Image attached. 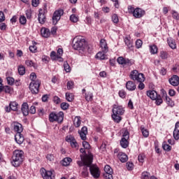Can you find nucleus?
Listing matches in <instances>:
<instances>
[{
  "instance_id": "nucleus-18",
  "label": "nucleus",
  "mask_w": 179,
  "mask_h": 179,
  "mask_svg": "<svg viewBox=\"0 0 179 179\" xmlns=\"http://www.w3.org/2000/svg\"><path fill=\"white\" fill-rule=\"evenodd\" d=\"M11 126L16 134H22L23 132V125L22 124L17 122H13Z\"/></svg>"
},
{
  "instance_id": "nucleus-44",
  "label": "nucleus",
  "mask_w": 179,
  "mask_h": 179,
  "mask_svg": "<svg viewBox=\"0 0 179 179\" xmlns=\"http://www.w3.org/2000/svg\"><path fill=\"white\" fill-rule=\"evenodd\" d=\"M112 22L115 23V24H118L120 22V19L118 18V15L117 14H113L111 17Z\"/></svg>"
},
{
  "instance_id": "nucleus-9",
  "label": "nucleus",
  "mask_w": 179,
  "mask_h": 179,
  "mask_svg": "<svg viewBox=\"0 0 179 179\" xmlns=\"http://www.w3.org/2000/svg\"><path fill=\"white\" fill-rule=\"evenodd\" d=\"M129 76L132 80H136L137 82H143L146 79L145 75L142 73H139L138 70L131 71Z\"/></svg>"
},
{
  "instance_id": "nucleus-47",
  "label": "nucleus",
  "mask_w": 179,
  "mask_h": 179,
  "mask_svg": "<svg viewBox=\"0 0 179 179\" xmlns=\"http://www.w3.org/2000/svg\"><path fill=\"white\" fill-rule=\"evenodd\" d=\"M6 80L8 85H10V86H13V85L15 83V78L12 77H7Z\"/></svg>"
},
{
  "instance_id": "nucleus-50",
  "label": "nucleus",
  "mask_w": 179,
  "mask_h": 179,
  "mask_svg": "<svg viewBox=\"0 0 179 179\" xmlns=\"http://www.w3.org/2000/svg\"><path fill=\"white\" fill-rule=\"evenodd\" d=\"M103 176L105 179H113V173H103Z\"/></svg>"
},
{
  "instance_id": "nucleus-64",
  "label": "nucleus",
  "mask_w": 179,
  "mask_h": 179,
  "mask_svg": "<svg viewBox=\"0 0 179 179\" xmlns=\"http://www.w3.org/2000/svg\"><path fill=\"white\" fill-rule=\"evenodd\" d=\"M29 51H31V52H34V53L37 52V46H36V45L29 46Z\"/></svg>"
},
{
  "instance_id": "nucleus-15",
  "label": "nucleus",
  "mask_w": 179,
  "mask_h": 179,
  "mask_svg": "<svg viewBox=\"0 0 179 179\" xmlns=\"http://www.w3.org/2000/svg\"><path fill=\"white\" fill-rule=\"evenodd\" d=\"M40 173L43 179H52V171H47L45 168H41Z\"/></svg>"
},
{
  "instance_id": "nucleus-27",
  "label": "nucleus",
  "mask_w": 179,
  "mask_h": 179,
  "mask_svg": "<svg viewBox=\"0 0 179 179\" xmlns=\"http://www.w3.org/2000/svg\"><path fill=\"white\" fill-rule=\"evenodd\" d=\"M100 47L103 52H108V46L107 45V41L106 39L102 38L100 40Z\"/></svg>"
},
{
  "instance_id": "nucleus-46",
  "label": "nucleus",
  "mask_w": 179,
  "mask_h": 179,
  "mask_svg": "<svg viewBox=\"0 0 179 179\" xmlns=\"http://www.w3.org/2000/svg\"><path fill=\"white\" fill-rule=\"evenodd\" d=\"M70 20L71 22H72L73 23H76L78 22V21L79 20V17H78V16H76V15L73 14L70 16Z\"/></svg>"
},
{
  "instance_id": "nucleus-33",
  "label": "nucleus",
  "mask_w": 179,
  "mask_h": 179,
  "mask_svg": "<svg viewBox=\"0 0 179 179\" xmlns=\"http://www.w3.org/2000/svg\"><path fill=\"white\" fill-rule=\"evenodd\" d=\"M106 54H107V52H104V51H101V52H99L96 56H95V58L96 59H101V60H103V59H106Z\"/></svg>"
},
{
  "instance_id": "nucleus-23",
  "label": "nucleus",
  "mask_w": 179,
  "mask_h": 179,
  "mask_svg": "<svg viewBox=\"0 0 179 179\" xmlns=\"http://www.w3.org/2000/svg\"><path fill=\"white\" fill-rule=\"evenodd\" d=\"M169 82L172 86H178L179 85V77L177 75H173L169 78Z\"/></svg>"
},
{
  "instance_id": "nucleus-22",
  "label": "nucleus",
  "mask_w": 179,
  "mask_h": 179,
  "mask_svg": "<svg viewBox=\"0 0 179 179\" xmlns=\"http://www.w3.org/2000/svg\"><path fill=\"white\" fill-rule=\"evenodd\" d=\"M15 141L17 145H22L24 142V136L22 133H16L15 135Z\"/></svg>"
},
{
  "instance_id": "nucleus-49",
  "label": "nucleus",
  "mask_w": 179,
  "mask_h": 179,
  "mask_svg": "<svg viewBox=\"0 0 179 179\" xmlns=\"http://www.w3.org/2000/svg\"><path fill=\"white\" fill-rule=\"evenodd\" d=\"M62 110H68L69 108V103L66 102H62L60 105Z\"/></svg>"
},
{
  "instance_id": "nucleus-4",
  "label": "nucleus",
  "mask_w": 179,
  "mask_h": 179,
  "mask_svg": "<svg viewBox=\"0 0 179 179\" xmlns=\"http://www.w3.org/2000/svg\"><path fill=\"white\" fill-rule=\"evenodd\" d=\"M47 3H44L43 7L38 10V20L41 24H44L47 20L45 14L48 13L47 10Z\"/></svg>"
},
{
  "instance_id": "nucleus-31",
  "label": "nucleus",
  "mask_w": 179,
  "mask_h": 179,
  "mask_svg": "<svg viewBox=\"0 0 179 179\" xmlns=\"http://www.w3.org/2000/svg\"><path fill=\"white\" fill-rule=\"evenodd\" d=\"M90 166H84L83 168V171L81 172V177L83 178H86V177H89V168Z\"/></svg>"
},
{
  "instance_id": "nucleus-26",
  "label": "nucleus",
  "mask_w": 179,
  "mask_h": 179,
  "mask_svg": "<svg viewBox=\"0 0 179 179\" xmlns=\"http://www.w3.org/2000/svg\"><path fill=\"white\" fill-rule=\"evenodd\" d=\"M173 136L175 141L179 140V122L175 124V129L173 130Z\"/></svg>"
},
{
  "instance_id": "nucleus-39",
  "label": "nucleus",
  "mask_w": 179,
  "mask_h": 179,
  "mask_svg": "<svg viewBox=\"0 0 179 179\" xmlns=\"http://www.w3.org/2000/svg\"><path fill=\"white\" fill-rule=\"evenodd\" d=\"M155 100L156 106H161L162 104H163V99L162 98V96H160V94H158L157 99Z\"/></svg>"
},
{
  "instance_id": "nucleus-19",
  "label": "nucleus",
  "mask_w": 179,
  "mask_h": 179,
  "mask_svg": "<svg viewBox=\"0 0 179 179\" xmlns=\"http://www.w3.org/2000/svg\"><path fill=\"white\" fill-rule=\"evenodd\" d=\"M145 15V10H142V8H135L133 16L136 19H140Z\"/></svg>"
},
{
  "instance_id": "nucleus-41",
  "label": "nucleus",
  "mask_w": 179,
  "mask_h": 179,
  "mask_svg": "<svg viewBox=\"0 0 179 179\" xmlns=\"http://www.w3.org/2000/svg\"><path fill=\"white\" fill-rule=\"evenodd\" d=\"M159 54L162 59H167L169 58V53L166 51L162 50Z\"/></svg>"
},
{
  "instance_id": "nucleus-2",
  "label": "nucleus",
  "mask_w": 179,
  "mask_h": 179,
  "mask_svg": "<svg viewBox=\"0 0 179 179\" xmlns=\"http://www.w3.org/2000/svg\"><path fill=\"white\" fill-rule=\"evenodd\" d=\"M112 111V120L114 122H116V124H120L121 121H122V117H121V115H124L125 109L121 106L114 105Z\"/></svg>"
},
{
  "instance_id": "nucleus-34",
  "label": "nucleus",
  "mask_w": 179,
  "mask_h": 179,
  "mask_svg": "<svg viewBox=\"0 0 179 179\" xmlns=\"http://www.w3.org/2000/svg\"><path fill=\"white\" fill-rule=\"evenodd\" d=\"M80 124H82V120H80V116H76L73 120V125L76 128H79L80 127Z\"/></svg>"
},
{
  "instance_id": "nucleus-58",
  "label": "nucleus",
  "mask_w": 179,
  "mask_h": 179,
  "mask_svg": "<svg viewBox=\"0 0 179 179\" xmlns=\"http://www.w3.org/2000/svg\"><path fill=\"white\" fill-rule=\"evenodd\" d=\"M42 62H44L45 64H48V62H50V57L43 55L42 56Z\"/></svg>"
},
{
  "instance_id": "nucleus-24",
  "label": "nucleus",
  "mask_w": 179,
  "mask_h": 179,
  "mask_svg": "<svg viewBox=\"0 0 179 179\" xmlns=\"http://www.w3.org/2000/svg\"><path fill=\"white\" fill-rule=\"evenodd\" d=\"M146 94L148 97H150L151 100H156L157 99V96H159L157 92H156L155 90H148L146 92Z\"/></svg>"
},
{
  "instance_id": "nucleus-52",
  "label": "nucleus",
  "mask_w": 179,
  "mask_h": 179,
  "mask_svg": "<svg viewBox=\"0 0 179 179\" xmlns=\"http://www.w3.org/2000/svg\"><path fill=\"white\" fill-rule=\"evenodd\" d=\"M104 173H113V169L110 165H106L104 167Z\"/></svg>"
},
{
  "instance_id": "nucleus-10",
  "label": "nucleus",
  "mask_w": 179,
  "mask_h": 179,
  "mask_svg": "<svg viewBox=\"0 0 179 179\" xmlns=\"http://www.w3.org/2000/svg\"><path fill=\"white\" fill-rule=\"evenodd\" d=\"M73 43H74L73 45V48L74 50H80V48H83L86 41L81 36H76L73 40Z\"/></svg>"
},
{
  "instance_id": "nucleus-51",
  "label": "nucleus",
  "mask_w": 179,
  "mask_h": 179,
  "mask_svg": "<svg viewBox=\"0 0 179 179\" xmlns=\"http://www.w3.org/2000/svg\"><path fill=\"white\" fill-rule=\"evenodd\" d=\"M64 68L66 72H71V66H69V64H68V62H64Z\"/></svg>"
},
{
  "instance_id": "nucleus-17",
  "label": "nucleus",
  "mask_w": 179,
  "mask_h": 179,
  "mask_svg": "<svg viewBox=\"0 0 179 179\" xmlns=\"http://www.w3.org/2000/svg\"><path fill=\"white\" fill-rule=\"evenodd\" d=\"M117 62L120 65H127V66H131L134 65V62L129 60V59H125L122 57H119L117 59Z\"/></svg>"
},
{
  "instance_id": "nucleus-28",
  "label": "nucleus",
  "mask_w": 179,
  "mask_h": 179,
  "mask_svg": "<svg viewBox=\"0 0 179 179\" xmlns=\"http://www.w3.org/2000/svg\"><path fill=\"white\" fill-rule=\"evenodd\" d=\"M126 88L129 92H134L136 89V84L133 81H128L126 83Z\"/></svg>"
},
{
  "instance_id": "nucleus-8",
  "label": "nucleus",
  "mask_w": 179,
  "mask_h": 179,
  "mask_svg": "<svg viewBox=\"0 0 179 179\" xmlns=\"http://www.w3.org/2000/svg\"><path fill=\"white\" fill-rule=\"evenodd\" d=\"M120 143L123 149H127L129 146V131L128 129H124Z\"/></svg>"
},
{
  "instance_id": "nucleus-56",
  "label": "nucleus",
  "mask_w": 179,
  "mask_h": 179,
  "mask_svg": "<svg viewBox=\"0 0 179 179\" xmlns=\"http://www.w3.org/2000/svg\"><path fill=\"white\" fill-rule=\"evenodd\" d=\"M119 96L121 99H125L127 97V92L124 90L119 91Z\"/></svg>"
},
{
  "instance_id": "nucleus-6",
  "label": "nucleus",
  "mask_w": 179,
  "mask_h": 179,
  "mask_svg": "<svg viewBox=\"0 0 179 179\" xmlns=\"http://www.w3.org/2000/svg\"><path fill=\"white\" fill-rule=\"evenodd\" d=\"M40 86H41V80L37 79L36 81L29 83V89L32 94H38L40 93Z\"/></svg>"
},
{
  "instance_id": "nucleus-55",
  "label": "nucleus",
  "mask_w": 179,
  "mask_h": 179,
  "mask_svg": "<svg viewBox=\"0 0 179 179\" xmlns=\"http://www.w3.org/2000/svg\"><path fill=\"white\" fill-rule=\"evenodd\" d=\"M126 167H127V170H129V171L134 170V163H132V162H127L126 164Z\"/></svg>"
},
{
  "instance_id": "nucleus-12",
  "label": "nucleus",
  "mask_w": 179,
  "mask_h": 179,
  "mask_svg": "<svg viewBox=\"0 0 179 179\" xmlns=\"http://www.w3.org/2000/svg\"><path fill=\"white\" fill-rule=\"evenodd\" d=\"M90 173L94 178H99L100 177V169L96 165H90Z\"/></svg>"
},
{
  "instance_id": "nucleus-36",
  "label": "nucleus",
  "mask_w": 179,
  "mask_h": 179,
  "mask_svg": "<svg viewBox=\"0 0 179 179\" xmlns=\"http://www.w3.org/2000/svg\"><path fill=\"white\" fill-rule=\"evenodd\" d=\"M17 71H18L19 75H20L21 76H23V75L26 73V67H24V66L23 65H20L17 67Z\"/></svg>"
},
{
  "instance_id": "nucleus-20",
  "label": "nucleus",
  "mask_w": 179,
  "mask_h": 179,
  "mask_svg": "<svg viewBox=\"0 0 179 179\" xmlns=\"http://www.w3.org/2000/svg\"><path fill=\"white\" fill-rule=\"evenodd\" d=\"M78 134L82 141H86V139H87L86 136V135H87V127L86 126L83 127L81 130L78 131Z\"/></svg>"
},
{
  "instance_id": "nucleus-63",
  "label": "nucleus",
  "mask_w": 179,
  "mask_h": 179,
  "mask_svg": "<svg viewBox=\"0 0 179 179\" xmlns=\"http://www.w3.org/2000/svg\"><path fill=\"white\" fill-rule=\"evenodd\" d=\"M37 113H38L39 117H43V115H44V108H39L37 110Z\"/></svg>"
},
{
  "instance_id": "nucleus-13",
  "label": "nucleus",
  "mask_w": 179,
  "mask_h": 179,
  "mask_svg": "<svg viewBox=\"0 0 179 179\" xmlns=\"http://www.w3.org/2000/svg\"><path fill=\"white\" fill-rule=\"evenodd\" d=\"M64 15V10H57L55 11L52 16V24H57L58 22H59V20L61 19V16Z\"/></svg>"
},
{
  "instance_id": "nucleus-45",
  "label": "nucleus",
  "mask_w": 179,
  "mask_h": 179,
  "mask_svg": "<svg viewBox=\"0 0 179 179\" xmlns=\"http://www.w3.org/2000/svg\"><path fill=\"white\" fill-rule=\"evenodd\" d=\"M19 22L20 24H26L27 23V19H26V17L24 15H21L19 18Z\"/></svg>"
},
{
  "instance_id": "nucleus-25",
  "label": "nucleus",
  "mask_w": 179,
  "mask_h": 179,
  "mask_svg": "<svg viewBox=\"0 0 179 179\" xmlns=\"http://www.w3.org/2000/svg\"><path fill=\"white\" fill-rule=\"evenodd\" d=\"M21 111L24 117L29 115V103L27 102H24L22 104Z\"/></svg>"
},
{
  "instance_id": "nucleus-60",
  "label": "nucleus",
  "mask_w": 179,
  "mask_h": 179,
  "mask_svg": "<svg viewBox=\"0 0 179 179\" xmlns=\"http://www.w3.org/2000/svg\"><path fill=\"white\" fill-rule=\"evenodd\" d=\"M25 65L27 66H34V62H33L30 59H27L25 61Z\"/></svg>"
},
{
  "instance_id": "nucleus-14",
  "label": "nucleus",
  "mask_w": 179,
  "mask_h": 179,
  "mask_svg": "<svg viewBox=\"0 0 179 179\" xmlns=\"http://www.w3.org/2000/svg\"><path fill=\"white\" fill-rule=\"evenodd\" d=\"M17 107L19 104L16 101H11L9 103V106L5 107L6 113H10V111H17Z\"/></svg>"
},
{
  "instance_id": "nucleus-43",
  "label": "nucleus",
  "mask_w": 179,
  "mask_h": 179,
  "mask_svg": "<svg viewBox=\"0 0 179 179\" xmlns=\"http://www.w3.org/2000/svg\"><path fill=\"white\" fill-rule=\"evenodd\" d=\"M157 46L156 45H152L150 46V51L151 54H157Z\"/></svg>"
},
{
  "instance_id": "nucleus-32",
  "label": "nucleus",
  "mask_w": 179,
  "mask_h": 179,
  "mask_svg": "<svg viewBox=\"0 0 179 179\" xmlns=\"http://www.w3.org/2000/svg\"><path fill=\"white\" fill-rule=\"evenodd\" d=\"M164 97H165L166 103L168 106H170V107H174V102L171 100L170 97L167 96L166 93H164Z\"/></svg>"
},
{
  "instance_id": "nucleus-1",
  "label": "nucleus",
  "mask_w": 179,
  "mask_h": 179,
  "mask_svg": "<svg viewBox=\"0 0 179 179\" xmlns=\"http://www.w3.org/2000/svg\"><path fill=\"white\" fill-rule=\"evenodd\" d=\"M24 160V152L21 150H15L13 152L11 157V164L13 167H19L21 164H23Z\"/></svg>"
},
{
  "instance_id": "nucleus-3",
  "label": "nucleus",
  "mask_w": 179,
  "mask_h": 179,
  "mask_svg": "<svg viewBox=\"0 0 179 179\" xmlns=\"http://www.w3.org/2000/svg\"><path fill=\"white\" fill-rule=\"evenodd\" d=\"M50 122H58L61 124L64 121V112L60 111L58 113L52 112L49 115Z\"/></svg>"
},
{
  "instance_id": "nucleus-48",
  "label": "nucleus",
  "mask_w": 179,
  "mask_h": 179,
  "mask_svg": "<svg viewBox=\"0 0 179 179\" xmlns=\"http://www.w3.org/2000/svg\"><path fill=\"white\" fill-rule=\"evenodd\" d=\"M29 78L31 82H36L37 80V75L36 74V73L32 72L30 74Z\"/></svg>"
},
{
  "instance_id": "nucleus-30",
  "label": "nucleus",
  "mask_w": 179,
  "mask_h": 179,
  "mask_svg": "<svg viewBox=\"0 0 179 179\" xmlns=\"http://www.w3.org/2000/svg\"><path fill=\"white\" fill-rule=\"evenodd\" d=\"M167 43L172 50H176L177 48V45L176 44V41L173 39L172 38H167Z\"/></svg>"
},
{
  "instance_id": "nucleus-21",
  "label": "nucleus",
  "mask_w": 179,
  "mask_h": 179,
  "mask_svg": "<svg viewBox=\"0 0 179 179\" xmlns=\"http://www.w3.org/2000/svg\"><path fill=\"white\" fill-rule=\"evenodd\" d=\"M116 156L121 163H127L128 162V155L124 152H120Z\"/></svg>"
},
{
  "instance_id": "nucleus-38",
  "label": "nucleus",
  "mask_w": 179,
  "mask_h": 179,
  "mask_svg": "<svg viewBox=\"0 0 179 179\" xmlns=\"http://www.w3.org/2000/svg\"><path fill=\"white\" fill-rule=\"evenodd\" d=\"M140 129L142 132V135L143 136H144V138H148L149 136V131H148V129H145V127L143 126H141Z\"/></svg>"
},
{
  "instance_id": "nucleus-16",
  "label": "nucleus",
  "mask_w": 179,
  "mask_h": 179,
  "mask_svg": "<svg viewBox=\"0 0 179 179\" xmlns=\"http://www.w3.org/2000/svg\"><path fill=\"white\" fill-rule=\"evenodd\" d=\"M2 92L11 94L12 92H13V88L8 85L3 86V84H2V78H0V93H2Z\"/></svg>"
},
{
  "instance_id": "nucleus-37",
  "label": "nucleus",
  "mask_w": 179,
  "mask_h": 179,
  "mask_svg": "<svg viewBox=\"0 0 179 179\" xmlns=\"http://www.w3.org/2000/svg\"><path fill=\"white\" fill-rule=\"evenodd\" d=\"M74 99H75V96L73 95V93H71V92L66 93V100H67V101H69L70 103H71V101H73Z\"/></svg>"
},
{
  "instance_id": "nucleus-11",
  "label": "nucleus",
  "mask_w": 179,
  "mask_h": 179,
  "mask_svg": "<svg viewBox=\"0 0 179 179\" xmlns=\"http://www.w3.org/2000/svg\"><path fill=\"white\" fill-rule=\"evenodd\" d=\"M66 141L70 143L73 149H76V150H78V149H79V144L78 143V141H76L75 137H73V136H67L66 137Z\"/></svg>"
},
{
  "instance_id": "nucleus-5",
  "label": "nucleus",
  "mask_w": 179,
  "mask_h": 179,
  "mask_svg": "<svg viewBox=\"0 0 179 179\" xmlns=\"http://www.w3.org/2000/svg\"><path fill=\"white\" fill-rule=\"evenodd\" d=\"M81 161H77L79 167H85V166H90L93 163V155L80 156Z\"/></svg>"
},
{
  "instance_id": "nucleus-62",
  "label": "nucleus",
  "mask_w": 179,
  "mask_h": 179,
  "mask_svg": "<svg viewBox=\"0 0 179 179\" xmlns=\"http://www.w3.org/2000/svg\"><path fill=\"white\" fill-rule=\"evenodd\" d=\"M53 101L55 104H59L61 103V99L57 96L53 97Z\"/></svg>"
},
{
  "instance_id": "nucleus-57",
  "label": "nucleus",
  "mask_w": 179,
  "mask_h": 179,
  "mask_svg": "<svg viewBox=\"0 0 179 179\" xmlns=\"http://www.w3.org/2000/svg\"><path fill=\"white\" fill-rule=\"evenodd\" d=\"M142 44H143V42L141 39H137L136 41V48H141L142 47Z\"/></svg>"
},
{
  "instance_id": "nucleus-54",
  "label": "nucleus",
  "mask_w": 179,
  "mask_h": 179,
  "mask_svg": "<svg viewBox=\"0 0 179 179\" xmlns=\"http://www.w3.org/2000/svg\"><path fill=\"white\" fill-rule=\"evenodd\" d=\"M162 148L164 150H166V152H170L171 150V146L169 144H163Z\"/></svg>"
},
{
  "instance_id": "nucleus-42",
  "label": "nucleus",
  "mask_w": 179,
  "mask_h": 179,
  "mask_svg": "<svg viewBox=\"0 0 179 179\" xmlns=\"http://www.w3.org/2000/svg\"><path fill=\"white\" fill-rule=\"evenodd\" d=\"M85 97L87 101H92V100L93 99V94H92L91 92H87L85 94Z\"/></svg>"
},
{
  "instance_id": "nucleus-7",
  "label": "nucleus",
  "mask_w": 179,
  "mask_h": 179,
  "mask_svg": "<svg viewBox=\"0 0 179 179\" xmlns=\"http://www.w3.org/2000/svg\"><path fill=\"white\" fill-rule=\"evenodd\" d=\"M62 55H64V50L62 48H59L57 52L53 50L50 52V58L52 61L62 62L64 61Z\"/></svg>"
},
{
  "instance_id": "nucleus-40",
  "label": "nucleus",
  "mask_w": 179,
  "mask_h": 179,
  "mask_svg": "<svg viewBox=\"0 0 179 179\" xmlns=\"http://www.w3.org/2000/svg\"><path fill=\"white\" fill-rule=\"evenodd\" d=\"M124 43L126 45H127L128 48H132V47H134V42L128 38H125Z\"/></svg>"
},
{
  "instance_id": "nucleus-35",
  "label": "nucleus",
  "mask_w": 179,
  "mask_h": 179,
  "mask_svg": "<svg viewBox=\"0 0 179 179\" xmlns=\"http://www.w3.org/2000/svg\"><path fill=\"white\" fill-rule=\"evenodd\" d=\"M72 162V158L71 157H65L62 161V166L66 167V166H69Z\"/></svg>"
},
{
  "instance_id": "nucleus-29",
  "label": "nucleus",
  "mask_w": 179,
  "mask_h": 179,
  "mask_svg": "<svg viewBox=\"0 0 179 179\" xmlns=\"http://www.w3.org/2000/svg\"><path fill=\"white\" fill-rule=\"evenodd\" d=\"M41 36L45 38H48L50 36H51V33L50 32V29L47 28H42L41 30Z\"/></svg>"
},
{
  "instance_id": "nucleus-53",
  "label": "nucleus",
  "mask_w": 179,
  "mask_h": 179,
  "mask_svg": "<svg viewBox=\"0 0 179 179\" xmlns=\"http://www.w3.org/2000/svg\"><path fill=\"white\" fill-rule=\"evenodd\" d=\"M172 17L176 20H179V14L176 10H172Z\"/></svg>"
},
{
  "instance_id": "nucleus-59",
  "label": "nucleus",
  "mask_w": 179,
  "mask_h": 179,
  "mask_svg": "<svg viewBox=\"0 0 179 179\" xmlns=\"http://www.w3.org/2000/svg\"><path fill=\"white\" fill-rule=\"evenodd\" d=\"M46 159L49 162H54V159H55L54 155H52V154H48L46 155Z\"/></svg>"
},
{
  "instance_id": "nucleus-61",
  "label": "nucleus",
  "mask_w": 179,
  "mask_h": 179,
  "mask_svg": "<svg viewBox=\"0 0 179 179\" xmlns=\"http://www.w3.org/2000/svg\"><path fill=\"white\" fill-rule=\"evenodd\" d=\"M83 146L84 148V149H90V144H89V143L87 141H83Z\"/></svg>"
}]
</instances>
